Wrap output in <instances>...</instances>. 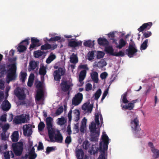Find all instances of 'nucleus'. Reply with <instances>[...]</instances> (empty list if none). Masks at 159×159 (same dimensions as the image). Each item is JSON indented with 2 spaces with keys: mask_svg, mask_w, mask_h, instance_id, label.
Returning <instances> with one entry per match:
<instances>
[{
  "mask_svg": "<svg viewBox=\"0 0 159 159\" xmlns=\"http://www.w3.org/2000/svg\"><path fill=\"white\" fill-rule=\"evenodd\" d=\"M99 117V114L98 113L95 116V123L93 121L89 125V129L91 133L90 139L92 141H97L99 136V129H97L96 126V125H98L100 124Z\"/></svg>",
  "mask_w": 159,
  "mask_h": 159,
  "instance_id": "f257e3e1",
  "label": "nucleus"
},
{
  "mask_svg": "<svg viewBox=\"0 0 159 159\" xmlns=\"http://www.w3.org/2000/svg\"><path fill=\"white\" fill-rule=\"evenodd\" d=\"M130 126L135 138H141L142 136L144 134L143 132L140 131V125H139V121L138 116L134 119L131 120Z\"/></svg>",
  "mask_w": 159,
  "mask_h": 159,
  "instance_id": "f03ea898",
  "label": "nucleus"
},
{
  "mask_svg": "<svg viewBox=\"0 0 159 159\" xmlns=\"http://www.w3.org/2000/svg\"><path fill=\"white\" fill-rule=\"evenodd\" d=\"M102 139L103 142V143L100 142L99 144V150L103 153L99 155L98 159H106L105 156V151L107 149L108 145L109 143V139L105 134L102 136Z\"/></svg>",
  "mask_w": 159,
  "mask_h": 159,
  "instance_id": "7ed1b4c3",
  "label": "nucleus"
},
{
  "mask_svg": "<svg viewBox=\"0 0 159 159\" xmlns=\"http://www.w3.org/2000/svg\"><path fill=\"white\" fill-rule=\"evenodd\" d=\"M23 142L19 141L12 144L11 148L15 154L17 156H20L23 150Z\"/></svg>",
  "mask_w": 159,
  "mask_h": 159,
  "instance_id": "20e7f679",
  "label": "nucleus"
},
{
  "mask_svg": "<svg viewBox=\"0 0 159 159\" xmlns=\"http://www.w3.org/2000/svg\"><path fill=\"white\" fill-rule=\"evenodd\" d=\"M30 120V116L29 115L22 114L16 116L14 119L13 122L16 124L25 123H28Z\"/></svg>",
  "mask_w": 159,
  "mask_h": 159,
  "instance_id": "39448f33",
  "label": "nucleus"
},
{
  "mask_svg": "<svg viewBox=\"0 0 159 159\" xmlns=\"http://www.w3.org/2000/svg\"><path fill=\"white\" fill-rule=\"evenodd\" d=\"M3 68V70L0 72V78L4 76L5 73H7V82L9 83L10 82V63L7 65L2 66L0 68L1 70Z\"/></svg>",
  "mask_w": 159,
  "mask_h": 159,
  "instance_id": "423d86ee",
  "label": "nucleus"
},
{
  "mask_svg": "<svg viewBox=\"0 0 159 159\" xmlns=\"http://www.w3.org/2000/svg\"><path fill=\"white\" fill-rule=\"evenodd\" d=\"M66 70L64 69L61 67H59L57 70L54 71L53 75L54 80L56 81H59L61 79V76L65 75Z\"/></svg>",
  "mask_w": 159,
  "mask_h": 159,
  "instance_id": "0eeeda50",
  "label": "nucleus"
},
{
  "mask_svg": "<svg viewBox=\"0 0 159 159\" xmlns=\"http://www.w3.org/2000/svg\"><path fill=\"white\" fill-rule=\"evenodd\" d=\"M14 94L19 100H24L26 95L23 88H17L14 90Z\"/></svg>",
  "mask_w": 159,
  "mask_h": 159,
  "instance_id": "6e6552de",
  "label": "nucleus"
},
{
  "mask_svg": "<svg viewBox=\"0 0 159 159\" xmlns=\"http://www.w3.org/2000/svg\"><path fill=\"white\" fill-rule=\"evenodd\" d=\"M30 40V38H27L21 41L18 45L17 48V51L20 53L23 52L25 51L27 49V48L25 46L22 44V43H25V45L27 46L29 44V40Z\"/></svg>",
  "mask_w": 159,
  "mask_h": 159,
  "instance_id": "1a4fd4ad",
  "label": "nucleus"
},
{
  "mask_svg": "<svg viewBox=\"0 0 159 159\" xmlns=\"http://www.w3.org/2000/svg\"><path fill=\"white\" fill-rule=\"evenodd\" d=\"M127 55L129 57H132L134 54L137 52L138 50L135 48V44L133 42L132 44H129L128 49L126 50Z\"/></svg>",
  "mask_w": 159,
  "mask_h": 159,
  "instance_id": "9d476101",
  "label": "nucleus"
},
{
  "mask_svg": "<svg viewBox=\"0 0 159 159\" xmlns=\"http://www.w3.org/2000/svg\"><path fill=\"white\" fill-rule=\"evenodd\" d=\"M72 86L70 82H68L66 80H61L60 86L61 90L64 92H67L68 91L71 86Z\"/></svg>",
  "mask_w": 159,
  "mask_h": 159,
  "instance_id": "9b49d317",
  "label": "nucleus"
},
{
  "mask_svg": "<svg viewBox=\"0 0 159 159\" xmlns=\"http://www.w3.org/2000/svg\"><path fill=\"white\" fill-rule=\"evenodd\" d=\"M23 134L25 136L30 137L32 134V125L30 124L23 125Z\"/></svg>",
  "mask_w": 159,
  "mask_h": 159,
  "instance_id": "f8f14e48",
  "label": "nucleus"
},
{
  "mask_svg": "<svg viewBox=\"0 0 159 159\" xmlns=\"http://www.w3.org/2000/svg\"><path fill=\"white\" fill-rule=\"evenodd\" d=\"M137 99L133 100L130 102L129 103L128 105H121L122 110H131L133 109L134 107V104L138 102Z\"/></svg>",
  "mask_w": 159,
  "mask_h": 159,
  "instance_id": "ddd939ff",
  "label": "nucleus"
},
{
  "mask_svg": "<svg viewBox=\"0 0 159 159\" xmlns=\"http://www.w3.org/2000/svg\"><path fill=\"white\" fill-rule=\"evenodd\" d=\"M152 25V24L151 22L145 23L138 29V30L139 32H141L145 30H148L151 28Z\"/></svg>",
  "mask_w": 159,
  "mask_h": 159,
  "instance_id": "4468645a",
  "label": "nucleus"
},
{
  "mask_svg": "<svg viewBox=\"0 0 159 159\" xmlns=\"http://www.w3.org/2000/svg\"><path fill=\"white\" fill-rule=\"evenodd\" d=\"M39 40L35 38H31V44L30 45L29 49L31 50V49H33L36 47H38L40 45Z\"/></svg>",
  "mask_w": 159,
  "mask_h": 159,
  "instance_id": "2eb2a0df",
  "label": "nucleus"
},
{
  "mask_svg": "<svg viewBox=\"0 0 159 159\" xmlns=\"http://www.w3.org/2000/svg\"><path fill=\"white\" fill-rule=\"evenodd\" d=\"M8 95V93H7L5 100L3 102L2 104L1 105L2 109L4 111H8L10 108V103L7 100H6Z\"/></svg>",
  "mask_w": 159,
  "mask_h": 159,
  "instance_id": "dca6fc26",
  "label": "nucleus"
},
{
  "mask_svg": "<svg viewBox=\"0 0 159 159\" xmlns=\"http://www.w3.org/2000/svg\"><path fill=\"white\" fill-rule=\"evenodd\" d=\"M107 65L106 62L104 59H102L98 62L95 61L94 63V66L97 67L99 69H101Z\"/></svg>",
  "mask_w": 159,
  "mask_h": 159,
  "instance_id": "f3484780",
  "label": "nucleus"
},
{
  "mask_svg": "<svg viewBox=\"0 0 159 159\" xmlns=\"http://www.w3.org/2000/svg\"><path fill=\"white\" fill-rule=\"evenodd\" d=\"M82 44V42L81 41H76L75 40H70L68 42V45L70 47L75 48V47L81 46Z\"/></svg>",
  "mask_w": 159,
  "mask_h": 159,
  "instance_id": "a211bd4d",
  "label": "nucleus"
},
{
  "mask_svg": "<svg viewBox=\"0 0 159 159\" xmlns=\"http://www.w3.org/2000/svg\"><path fill=\"white\" fill-rule=\"evenodd\" d=\"M48 130V135L50 141L52 142H54V137L55 135V131L52 127L50 128H47Z\"/></svg>",
  "mask_w": 159,
  "mask_h": 159,
  "instance_id": "6ab92c4d",
  "label": "nucleus"
},
{
  "mask_svg": "<svg viewBox=\"0 0 159 159\" xmlns=\"http://www.w3.org/2000/svg\"><path fill=\"white\" fill-rule=\"evenodd\" d=\"M19 136L18 131H14L11 136L12 141L13 142H17L19 140Z\"/></svg>",
  "mask_w": 159,
  "mask_h": 159,
  "instance_id": "aec40b11",
  "label": "nucleus"
},
{
  "mask_svg": "<svg viewBox=\"0 0 159 159\" xmlns=\"http://www.w3.org/2000/svg\"><path fill=\"white\" fill-rule=\"evenodd\" d=\"M16 69L17 68H11V81L16 79L17 77Z\"/></svg>",
  "mask_w": 159,
  "mask_h": 159,
  "instance_id": "412c9836",
  "label": "nucleus"
},
{
  "mask_svg": "<svg viewBox=\"0 0 159 159\" xmlns=\"http://www.w3.org/2000/svg\"><path fill=\"white\" fill-rule=\"evenodd\" d=\"M98 43L101 46H107L109 42L105 38H100L98 39Z\"/></svg>",
  "mask_w": 159,
  "mask_h": 159,
  "instance_id": "4be33fe9",
  "label": "nucleus"
},
{
  "mask_svg": "<svg viewBox=\"0 0 159 159\" xmlns=\"http://www.w3.org/2000/svg\"><path fill=\"white\" fill-rule=\"evenodd\" d=\"M54 138L57 142L61 143L62 142L63 137L59 131L55 134Z\"/></svg>",
  "mask_w": 159,
  "mask_h": 159,
  "instance_id": "5701e85b",
  "label": "nucleus"
},
{
  "mask_svg": "<svg viewBox=\"0 0 159 159\" xmlns=\"http://www.w3.org/2000/svg\"><path fill=\"white\" fill-rule=\"evenodd\" d=\"M118 42L119 44L116 46V48L119 49H121L123 47H125L127 44L126 41L123 38L120 39Z\"/></svg>",
  "mask_w": 159,
  "mask_h": 159,
  "instance_id": "b1692460",
  "label": "nucleus"
},
{
  "mask_svg": "<svg viewBox=\"0 0 159 159\" xmlns=\"http://www.w3.org/2000/svg\"><path fill=\"white\" fill-rule=\"evenodd\" d=\"M44 95L43 90L41 89H38L37 91V94L35 97L36 99L38 101H40Z\"/></svg>",
  "mask_w": 159,
  "mask_h": 159,
  "instance_id": "393cba45",
  "label": "nucleus"
},
{
  "mask_svg": "<svg viewBox=\"0 0 159 159\" xmlns=\"http://www.w3.org/2000/svg\"><path fill=\"white\" fill-rule=\"evenodd\" d=\"M70 61L71 63L76 64L78 62V59L76 54L72 53L70 58Z\"/></svg>",
  "mask_w": 159,
  "mask_h": 159,
  "instance_id": "a878e982",
  "label": "nucleus"
},
{
  "mask_svg": "<svg viewBox=\"0 0 159 159\" xmlns=\"http://www.w3.org/2000/svg\"><path fill=\"white\" fill-rule=\"evenodd\" d=\"M76 154L77 159H83L84 152L81 149H78L76 152Z\"/></svg>",
  "mask_w": 159,
  "mask_h": 159,
  "instance_id": "bb28decb",
  "label": "nucleus"
},
{
  "mask_svg": "<svg viewBox=\"0 0 159 159\" xmlns=\"http://www.w3.org/2000/svg\"><path fill=\"white\" fill-rule=\"evenodd\" d=\"M91 76L92 80L94 83H97L98 82V74L97 72L94 71L91 73Z\"/></svg>",
  "mask_w": 159,
  "mask_h": 159,
  "instance_id": "cd10ccee",
  "label": "nucleus"
},
{
  "mask_svg": "<svg viewBox=\"0 0 159 159\" xmlns=\"http://www.w3.org/2000/svg\"><path fill=\"white\" fill-rule=\"evenodd\" d=\"M73 114L75 121H78L80 119V113L79 110L77 109L73 111Z\"/></svg>",
  "mask_w": 159,
  "mask_h": 159,
  "instance_id": "c85d7f7f",
  "label": "nucleus"
},
{
  "mask_svg": "<svg viewBox=\"0 0 159 159\" xmlns=\"http://www.w3.org/2000/svg\"><path fill=\"white\" fill-rule=\"evenodd\" d=\"M87 73L86 70H83L81 71L79 75V81L82 82L84 79Z\"/></svg>",
  "mask_w": 159,
  "mask_h": 159,
  "instance_id": "c756f323",
  "label": "nucleus"
},
{
  "mask_svg": "<svg viewBox=\"0 0 159 159\" xmlns=\"http://www.w3.org/2000/svg\"><path fill=\"white\" fill-rule=\"evenodd\" d=\"M0 127L2 129V132H6L10 127V125L8 123L3 124L0 121Z\"/></svg>",
  "mask_w": 159,
  "mask_h": 159,
  "instance_id": "7c9ffc66",
  "label": "nucleus"
},
{
  "mask_svg": "<svg viewBox=\"0 0 159 159\" xmlns=\"http://www.w3.org/2000/svg\"><path fill=\"white\" fill-rule=\"evenodd\" d=\"M105 50L107 53L109 54L112 56H114L115 52H114V50L112 46H108L106 47Z\"/></svg>",
  "mask_w": 159,
  "mask_h": 159,
  "instance_id": "2f4dec72",
  "label": "nucleus"
},
{
  "mask_svg": "<svg viewBox=\"0 0 159 159\" xmlns=\"http://www.w3.org/2000/svg\"><path fill=\"white\" fill-rule=\"evenodd\" d=\"M52 118L51 117H48L46 118V122L47 128H51L52 127Z\"/></svg>",
  "mask_w": 159,
  "mask_h": 159,
  "instance_id": "473e14b6",
  "label": "nucleus"
},
{
  "mask_svg": "<svg viewBox=\"0 0 159 159\" xmlns=\"http://www.w3.org/2000/svg\"><path fill=\"white\" fill-rule=\"evenodd\" d=\"M153 153L152 157L154 159H157L159 157V150L156 148H154L151 150Z\"/></svg>",
  "mask_w": 159,
  "mask_h": 159,
  "instance_id": "72a5a7b5",
  "label": "nucleus"
},
{
  "mask_svg": "<svg viewBox=\"0 0 159 159\" xmlns=\"http://www.w3.org/2000/svg\"><path fill=\"white\" fill-rule=\"evenodd\" d=\"M16 60L17 57H16L11 58V68H17Z\"/></svg>",
  "mask_w": 159,
  "mask_h": 159,
  "instance_id": "f704fd0d",
  "label": "nucleus"
},
{
  "mask_svg": "<svg viewBox=\"0 0 159 159\" xmlns=\"http://www.w3.org/2000/svg\"><path fill=\"white\" fill-rule=\"evenodd\" d=\"M56 58V55L55 54H53L52 53H51L50 55L47 59L46 62L47 63L49 64L55 59Z\"/></svg>",
  "mask_w": 159,
  "mask_h": 159,
  "instance_id": "c9c22d12",
  "label": "nucleus"
},
{
  "mask_svg": "<svg viewBox=\"0 0 159 159\" xmlns=\"http://www.w3.org/2000/svg\"><path fill=\"white\" fill-rule=\"evenodd\" d=\"M44 52L41 50H38L34 51V57L36 58H38L43 55Z\"/></svg>",
  "mask_w": 159,
  "mask_h": 159,
  "instance_id": "e433bc0d",
  "label": "nucleus"
},
{
  "mask_svg": "<svg viewBox=\"0 0 159 159\" xmlns=\"http://www.w3.org/2000/svg\"><path fill=\"white\" fill-rule=\"evenodd\" d=\"M34 78V74H31L30 75L27 83V84L28 86L30 87L32 86Z\"/></svg>",
  "mask_w": 159,
  "mask_h": 159,
  "instance_id": "4c0bfd02",
  "label": "nucleus"
},
{
  "mask_svg": "<svg viewBox=\"0 0 159 159\" xmlns=\"http://www.w3.org/2000/svg\"><path fill=\"white\" fill-rule=\"evenodd\" d=\"M27 75L26 72H23L22 71L20 72V80L23 83L25 82Z\"/></svg>",
  "mask_w": 159,
  "mask_h": 159,
  "instance_id": "58836bf2",
  "label": "nucleus"
},
{
  "mask_svg": "<svg viewBox=\"0 0 159 159\" xmlns=\"http://www.w3.org/2000/svg\"><path fill=\"white\" fill-rule=\"evenodd\" d=\"M38 62L35 61H31L30 63V69L32 70H34L38 66Z\"/></svg>",
  "mask_w": 159,
  "mask_h": 159,
  "instance_id": "ea45409f",
  "label": "nucleus"
},
{
  "mask_svg": "<svg viewBox=\"0 0 159 159\" xmlns=\"http://www.w3.org/2000/svg\"><path fill=\"white\" fill-rule=\"evenodd\" d=\"M94 41H92L91 40H88V41L84 42V45L86 47H92L94 45Z\"/></svg>",
  "mask_w": 159,
  "mask_h": 159,
  "instance_id": "a19ab883",
  "label": "nucleus"
},
{
  "mask_svg": "<svg viewBox=\"0 0 159 159\" xmlns=\"http://www.w3.org/2000/svg\"><path fill=\"white\" fill-rule=\"evenodd\" d=\"M46 73V69L45 66H43L40 68L39 71V73L40 75L44 76L45 75Z\"/></svg>",
  "mask_w": 159,
  "mask_h": 159,
  "instance_id": "79ce46f5",
  "label": "nucleus"
},
{
  "mask_svg": "<svg viewBox=\"0 0 159 159\" xmlns=\"http://www.w3.org/2000/svg\"><path fill=\"white\" fill-rule=\"evenodd\" d=\"M152 33L151 31H147L143 33V35L142 37V40L143 39L148 38L152 35Z\"/></svg>",
  "mask_w": 159,
  "mask_h": 159,
  "instance_id": "37998d69",
  "label": "nucleus"
},
{
  "mask_svg": "<svg viewBox=\"0 0 159 159\" xmlns=\"http://www.w3.org/2000/svg\"><path fill=\"white\" fill-rule=\"evenodd\" d=\"M127 92H125L122 95V102L125 104L129 102V101L127 98Z\"/></svg>",
  "mask_w": 159,
  "mask_h": 159,
  "instance_id": "c03bdc74",
  "label": "nucleus"
},
{
  "mask_svg": "<svg viewBox=\"0 0 159 159\" xmlns=\"http://www.w3.org/2000/svg\"><path fill=\"white\" fill-rule=\"evenodd\" d=\"M61 39V37L59 36H56L54 37H52L49 39L46 38V39L49 42L58 41L60 40Z\"/></svg>",
  "mask_w": 159,
  "mask_h": 159,
  "instance_id": "a18cd8bd",
  "label": "nucleus"
},
{
  "mask_svg": "<svg viewBox=\"0 0 159 159\" xmlns=\"http://www.w3.org/2000/svg\"><path fill=\"white\" fill-rule=\"evenodd\" d=\"M51 48V45L49 43H46L42 45L41 47V49L42 50H47L50 49Z\"/></svg>",
  "mask_w": 159,
  "mask_h": 159,
  "instance_id": "49530a36",
  "label": "nucleus"
},
{
  "mask_svg": "<svg viewBox=\"0 0 159 159\" xmlns=\"http://www.w3.org/2000/svg\"><path fill=\"white\" fill-rule=\"evenodd\" d=\"M26 158H28L29 157V159H35L37 157V154L36 153H30L26 154L25 156Z\"/></svg>",
  "mask_w": 159,
  "mask_h": 159,
  "instance_id": "de8ad7c7",
  "label": "nucleus"
},
{
  "mask_svg": "<svg viewBox=\"0 0 159 159\" xmlns=\"http://www.w3.org/2000/svg\"><path fill=\"white\" fill-rule=\"evenodd\" d=\"M45 126L44 123L43 122L40 121L38 125V129L39 132L42 131L44 129Z\"/></svg>",
  "mask_w": 159,
  "mask_h": 159,
  "instance_id": "09e8293b",
  "label": "nucleus"
},
{
  "mask_svg": "<svg viewBox=\"0 0 159 159\" xmlns=\"http://www.w3.org/2000/svg\"><path fill=\"white\" fill-rule=\"evenodd\" d=\"M101 93L102 91L100 89H99L97 90L94 94L95 99V100H98L101 95Z\"/></svg>",
  "mask_w": 159,
  "mask_h": 159,
  "instance_id": "8fccbe9b",
  "label": "nucleus"
},
{
  "mask_svg": "<svg viewBox=\"0 0 159 159\" xmlns=\"http://www.w3.org/2000/svg\"><path fill=\"white\" fill-rule=\"evenodd\" d=\"M148 41V39H146L141 44L140 47L141 50H145L148 47L147 44Z\"/></svg>",
  "mask_w": 159,
  "mask_h": 159,
  "instance_id": "3c124183",
  "label": "nucleus"
},
{
  "mask_svg": "<svg viewBox=\"0 0 159 159\" xmlns=\"http://www.w3.org/2000/svg\"><path fill=\"white\" fill-rule=\"evenodd\" d=\"M94 53L93 51L89 52L88 54V59L89 61H91L94 58Z\"/></svg>",
  "mask_w": 159,
  "mask_h": 159,
  "instance_id": "603ef678",
  "label": "nucleus"
},
{
  "mask_svg": "<svg viewBox=\"0 0 159 159\" xmlns=\"http://www.w3.org/2000/svg\"><path fill=\"white\" fill-rule=\"evenodd\" d=\"M74 98H75L77 99L81 102L83 98V95L82 93H78L75 95Z\"/></svg>",
  "mask_w": 159,
  "mask_h": 159,
  "instance_id": "864d4df0",
  "label": "nucleus"
},
{
  "mask_svg": "<svg viewBox=\"0 0 159 159\" xmlns=\"http://www.w3.org/2000/svg\"><path fill=\"white\" fill-rule=\"evenodd\" d=\"M81 102L77 99L75 98H73L72 99V104L75 106H77Z\"/></svg>",
  "mask_w": 159,
  "mask_h": 159,
  "instance_id": "5fc2aeb1",
  "label": "nucleus"
},
{
  "mask_svg": "<svg viewBox=\"0 0 159 159\" xmlns=\"http://www.w3.org/2000/svg\"><path fill=\"white\" fill-rule=\"evenodd\" d=\"M6 132H2L1 134V139L3 140H7L8 139V136H7L6 135Z\"/></svg>",
  "mask_w": 159,
  "mask_h": 159,
  "instance_id": "6e6d98bb",
  "label": "nucleus"
},
{
  "mask_svg": "<svg viewBox=\"0 0 159 159\" xmlns=\"http://www.w3.org/2000/svg\"><path fill=\"white\" fill-rule=\"evenodd\" d=\"M104 56V53L103 52L101 51L98 52L97 56V59H100L103 58Z\"/></svg>",
  "mask_w": 159,
  "mask_h": 159,
  "instance_id": "4d7b16f0",
  "label": "nucleus"
},
{
  "mask_svg": "<svg viewBox=\"0 0 159 159\" xmlns=\"http://www.w3.org/2000/svg\"><path fill=\"white\" fill-rule=\"evenodd\" d=\"M7 115L6 114H3L0 116V121H1V123L7 121Z\"/></svg>",
  "mask_w": 159,
  "mask_h": 159,
  "instance_id": "13d9d810",
  "label": "nucleus"
},
{
  "mask_svg": "<svg viewBox=\"0 0 159 159\" xmlns=\"http://www.w3.org/2000/svg\"><path fill=\"white\" fill-rule=\"evenodd\" d=\"M63 109L62 106L60 107L55 112V114L57 116L60 115L61 113L63 111Z\"/></svg>",
  "mask_w": 159,
  "mask_h": 159,
  "instance_id": "bf43d9fd",
  "label": "nucleus"
},
{
  "mask_svg": "<svg viewBox=\"0 0 159 159\" xmlns=\"http://www.w3.org/2000/svg\"><path fill=\"white\" fill-rule=\"evenodd\" d=\"M125 55L124 53L122 51H120L118 52H115L114 56L116 57H123Z\"/></svg>",
  "mask_w": 159,
  "mask_h": 159,
  "instance_id": "052dcab7",
  "label": "nucleus"
},
{
  "mask_svg": "<svg viewBox=\"0 0 159 159\" xmlns=\"http://www.w3.org/2000/svg\"><path fill=\"white\" fill-rule=\"evenodd\" d=\"M83 146L85 150L87 149L89 147V142L88 140L85 141L83 143Z\"/></svg>",
  "mask_w": 159,
  "mask_h": 159,
  "instance_id": "680f3d73",
  "label": "nucleus"
},
{
  "mask_svg": "<svg viewBox=\"0 0 159 159\" xmlns=\"http://www.w3.org/2000/svg\"><path fill=\"white\" fill-rule=\"evenodd\" d=\"M79 69H84L86 70V71L89 70V68L87 64L82 65L81 64L79 66Z\"/></svg>",
  "mask_w": 159,
  "mask_h": 159,
  "instance_id": "e2e57ef3",
  "label": "nucleus"
},
{
  "mask_svg": "<svg viewBox=\"0 0 159 159\" xmlns=\"http://www.w3.org/2000/svg\"><path fill=\"white\" fill-rule=\"evenodd\" d=\"M74 131H75V133H78L79 132V124L78 123H77L76 124H75L73 128Z\"/></svg>",
  "mask_w": 159,
  "mask_h": 159,
  "instance_id": "0e129e2a",
  "label": "nucleus"
},
{
  "mask_svg": "<svg viewBox=\"0 0 159 159\" xmlns=\"http://www.w3.org/2000/svg\"><path fill=\"white\" fill-rule=\"evenodd\" d=\"M92 89V85L90 83H88L86 84L85 87V90L87 91L91 90Z\"/></svg>",
  "mask_w": 159,
  "mask_h": 159,
  "instance_id": "69168bd1",
  "label": "nucleus"
},
{
  "mask_svg": "<svg viewBox=\"0 0 159 159\" xmlns=\"http://www.w3.org/2000/svg\"><path fill=\"white\" fill-rule=\"evenodd\" d=\"M71 142V139L70 136H67L65 140L66 143L69 144Z\"/></svg>",
  "mask_w": 159,
  "mask_h": 159,
  "instance_id": "338daca9",
  "label": "nucleus"
},
{
  "mask_svg": "<svg viewBox=\"0 0 159 159\" xmlns=\"http://www.w3.org/2000/svg\"><path fill=\"white\" fill-rule=\"evenodd\" d=\"M108 75V74L106 72H104L100 75V77L102 79H105Z\"/></svg>",
  "mask_w": 159,
  "mask_h": 159,
  "instance_id": "774afa93",
  "label": "nucleus"
}]
</instances>
